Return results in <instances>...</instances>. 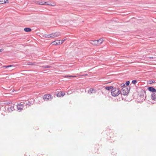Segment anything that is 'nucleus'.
Segmentation results:
<instances>
[{
  "label": "nucleus",
  "instance_id": "nucleus-15",
  "mask_svg": "<svg viewBox=\"0 0 156 156\" xmlns=\"http://www.w3.org/2000/svg\"><path fill=\"white\" fill-rule=\"evenodd\" d=\"M24 30L26 32H29L31 31L32 29L26 27L24 29Z\"/></svg>",
  "mask_w": 156,
  "mask_h": 156
},
{
  "label": "nucleus",
  "instance_id": "nucleus-14",
  "mask_svg": "<svg viewBox=\"0 0 156 156\" xmlns=\"http://www.w3.org/2000/svg\"><path fill=\"white\" fill-rule=\"evenodd\" d=\"M113 87V86H106L105 87V88L107 90H109L111 89L112 90Z\"/></svg>",
  "mask_w": 156,
  "mask_h": 156
},
{
  "label": "nucleus",
  "instance_id": "nucleus-16",
  "mask_svg": "<svg viewBox=\"0 0 156 156\" xmlns=\"http://www.w3.org/2000/svg\"><path fill=\"white\" fill-rule=\"evenodd\" d=\"M97 41H98L99 45L101 44L102 43L103 41V40L102 38L99 39V40H97Z\"/></svg>",
  "mask_w": 156,
  "mask_h": 156
},
{
  "label": "nucleus",
  "instance_id": "nucleus-27",
  "mask_svg": "<svg viewBox=\"0 0 156 156\" xmlns=\"http://www.w3.org/2000/svg\"><path fill=\"white\" fill-rule=\"evenodd\" d=\"M5 2L3 0H0V4L5 3Z\"/></svg>",
  "mask_w": 156,
  "mask_h": 156
},
{
  "label": "nucleus",
  "instance_id": "nucleus-32",
  "mask_svg": "<svg viewBox=\"0 0 156 156\" xmlns=\"http://www.w3.org/2000/svg\"><path fill=\"white\" fill-rule=\"evenodd\" d=\"M83 75L87 76V74H85V75Z\"/></svg>",
  "mask_w": 156,
  "mask_h": 156
},
{
  "label": "nucleus",
  "instance_id": "nucleus-11",
  "mask_svg": "<svg viewBox=\"0 0 156 156\" xmlns=\"http://www.w3.org/2000/svg\"><path fill=\"white\" fill-rule=\"evenodd\" d=\"M9 112H12L14 110V106H10L7 108Z\"/></svg>",
  "mask_w": 156,
  "mask_h": 156
},
{
  "label": "nucleus",
  "instance_id": "nucleus-25",
  "mask_svg": "<svg viewBox=\"0 0 156 156\" xmlns=\"http://www.w3.org/2000/svg\"><path fill=\"white\" fill-rule=\"evenodd\" d=\"M130 83V82L129 81H127L126 83H125V84L126 86H128L129 85Z\"/></svg>",
  "mask_w": 156,
  "mask_h": 156
},
{
  "label": "nucleus",
  "instance_id": "nucleus-31",
  "mask_svg": "<svg viewBox=\"0 0 156 156\" xmlns=\"http://www.w3.org/2000/svg\"><path fill=\"white\" fill-rule=\"evenodd\" d=\"M3 49H0V52H2L3 51Z\"/></svg>",
  "mask_w": 156,
  "mask_h": 156
},
{
  "label": "nucleus",
  "instance_id": "nucleus-12",
  "mask_svg": "<svg viewBox=\"0 0 156 156\" xmlns=\"http://www.w3.org/2000/svg\"><path fill=\"white\" fill-rule=\"evenodd\" d=\"M88 92L89 94H91L94 93H95V90L93 88H90L89 89L88 91Z\"/></svg>",
  "mask_w": 156,
  "mask_h": 156
},
{
  "label": "nucleus",
  "instance_id": "nucleus-4",
  "mask_svg": "<svg viewBox=\"0 0 156 156\" xmlns=\"http://www.w3.org/2000/svg\"><path fill=\"white\" fill-rule=\"evenodd\" d=\"M139 96L140 99L142 101L145 100L146 96L145 92L144 91L141 93V94H139Z\"/></svg>",
  "mask_w": 156,
  "mask_h": 156
},
{
  "label": "nucleus",
  "instance_id": "nucleus-19",
  "mask_svg": "<svg viewBox=\"0 0 156 156\" xmlns=\"http://www.w3.org/2000/svg\"><path fill=\"white\" fill-rule=\"evenodd\" d=\"M38 4L40 5H43L44 4V2L43 1H38Z\"/></svg>",
  "mask_w": 156,
  "mask_h": 156
},
{
  "label": "nucleus",
  "instance_id": "nucleus-24",
  "mask_svg": "<svg viewBox=\"0 0 156 156\" xmlns=\"http://www.w3.org/2000/svg\"><path fill=\"white\" fill-rule=\"evenodd\" d=\"M27 64L28 65H34L35 63L30 62L28 63Z\"/></svg>",
  "mask_w": 156,
  "mask_h": 156
},
{
  "label": "nucleus",
  "instance_id": "nucleus-29",
  "mask_svg": "<svg viewBox=\"0 0 156 156\" xmlns=\"http://www.w3.org/2000/svg\"><path fill=\"white\" fill-rule=\"evenodd\" d=\"M121 86L122 87H126L125 85V84L124 83H122L121 85Z\"/></svg>",
  "mask_w": 156,
  "mask_h": 156
},
{
  "label": "nucleus",
  "instance_id": "nucleus-30",
  "mask_svg": "<svg viewBox=\"0 0 156 156\" xmlns=\"http://www.w3.org/2000/svg\"><path fill=\"white\" fill-rule=\"evenodd\" d=\"M5 2V3H9V2L8 0H3Z\"/></svg>",
  "mask_w": 156,
  "mask_h": 156
},
{
  "label": "nucleus",
  "instance_id": "nucleus-1",
  "mask_svg": "<svg viewBox=\"0 0 156 156\" xmlns=\"http://www.w3.org/2000/svg\"><path fill=\"white\" fill-rule=\"evenodd\" d=\"M112 95L113 97L118 96L121 93V91L119 88L113 87L111 90Z\"/></svg>",
  "mask_w": 156,
  "mask_h": 156
},
{
  "label": "nucleus",
  "instance_id": "nucleus-17",
  "mask_svg": "<svg viewBox=\"0 0 156 156\" xmlns=\"http://www.w3.org/2000/svg\"><path fill=\"white\" fill-rule=\"evenodd\" d=\"M43 37H46V38H50V37H51V34H44V35H43Z\"/></svg>",
  "mask_w": 156,
  "mask_h": 156
},
{
  "label": "nucleus",
  "instance_id": "nucleus-13",
  "mask_svg": "<svg viewBox=\"0 0 156 156\" xmlns=\"http://www.w3.org/2000/svg\"><path fill=\"white\" fill-rule=\"evenodd\" d=\"M92 44L96 46H98L99 45V43L98 42L97 40H94L92 41Z\"/></svg>",
  "mask_w": 156,
  "mask_h": 156
},
{
  "label": "nucleus",
  "instance_id": "nucleus-20",
  "mask_svg": "<svg viewBox=\"0 0 156 156\" xmlns=\"http://www.w3.org/2000/svg\"><path fill=\"white\" fill-rule=\"evenodd\" d=\"M11 67H14V66L13 65H9L5 66H4V67L5 68H8Z\"/></svg>",
  "mask_w": 156,
  "mask_h": 156
},
{
  "label": "nucleus",
  "instance_id": "nucleus-6",
  "mask_svg": "<svg viewBox=\"0 0 156 156\" xmlns=\"http://www.w3.org/2000/svg\"><path fill=\"white\" fill-rule=\"evenodd\" d=\"M60 32H57L51 34V37H55L59 36L60 35Z\"/></svg>",
  "mask_w": 156,
  "mask_h": 156
},
{
  "label": "nucleus",
  "instance_id": "nucleus-5",
  "mask_svg": "<svg viewBox=\"0 0 156 156\" xmlns=\"http://www.w3.org/2000/svg\"><path fill=\"white\" fill-rule=\"evenodd\" d=\"M17 108L20 111H22L23 109L24 105L21 103L18 104L17 105Z\"/></svg>",
  "mask_w": 156,
  "mask_h": 156
},
{
  "label": "nucleus",
  "instance_id": "nucleus-18",
  "mask_svg": "<svg viewBox=\"0 0 156 156\" xmlns=\"http://www.w3.org/2000/svg\"><path fill=\"white\" fill-rule=\"evenodd\" d=\"M51 67V66H42V68L43 69L49 68H50Z\"/></svg>",
  "mask_w": 156,
  "mask_h": 156
},
{
  "label": "nucleus",
  "instance_id": "nucleus-22",
  "mask_svg": "<svg viewBox=\"0 0 156 156\" xmlns=\"http://www.w3.org/2000/svg\"><path fill=\"white\" fill-rule=\"evenodd\" d=\"M44 4L49 5H53L51 3H49L48 2H44Z\"/></svg>",
  "mask_w": 156,
  "mask_h": 156
},
{
  "label": "nucleus",
  "instance_id": "nucleus-10",
  "mask_svg": "<svg viewBox=\"0 0 156 156\" xmlns=\"http://www.w3.org/2000/svg\"><path fill=\"white\" fill-rule=\"evenodd\" d=\"M151 98L154 101L156 100V91L151 94Z\"/></svg>",
  "mask_w": 156,
  "mask_h": 156
},
{
  "label": "nucleus",
  "instance_id": "nucleus-7",
  "mask_svg": "<svg viewBox=\"0 0 156 156\" xmlns=\"http://www.w3.org/2000/svg\"><path fill=\"white\" fill-rule=\"evenodd\" d=\"M64 41V40H62L58 41H57V42H56V41H55L53 42V44L54 45H59L62 44Z\"/></svg>",
  "mask_w": 156,
  "mask_h": 156
},
{
  "label": "nucleus",
  "instance_id": "nucleus-23",
  "mask_svg": "<svg viewBox=\"0 0 156 156\" xmlns=\"http://www.w3.org/2000/svg\"><path fill=\"white\" fill-rule=\"evenodd\" d=\"M137 82V81L136 80H133L132 81V83H133V84H136Z\"/></svg>",
  "mask_w": 156,
  "mask_h": 156
},
{
  "label": "nucleus",
  "instance_id": "nucleus-3",
  "mask_svg": "<svg viewBox=\"0 0 156 156\" xmlns=\"http://www.w3.org/2000/svg\"><path fill=\"white\" fill-rule=\"evenodd\" d=\"M52 97L50 94H46L44 95L43 97V98L44 101H51Z\"/></svg>",
  "mask_w": 156,
  "mask_h": 156
},
{
  "label": "nucleus",
  "instance_id": "nucleus-33",
  "mask_svg": "<svg viewBox=\"0 0 156 156\" xmlns=\"http://www.w3.org/2000/svg\"><path fill=\"white\" fill-rule=\"evenodd\" d=\"M66 39H64V41H65L66 40Z\"/></svg>",
  "mask_w": 156,
  "mask_h": 156
},
{
  "label": "nucleus",
  "instance_id": "nucleus-9",
  "mask_svg": "<svg viewBox=\"0 0 156 156\" xmlns=\"http://www.w3.org/2000/svg\"><path fill=\"white\" fill-rule=\"evenodd\" d=\"M148 89L150 91L152 92V93H153L156 92V89L154 88L151 87H149L148 88Z\"/></svg>",
  "mask_w": 156,
  "mask_h": 156
},
{
  "label": "nucleus",
  "instance_id": "nucleus-26",
  "mask_svg": "<svg viewBox=\"0 0 156 156\" xmlns=\"http://www.w3.org/2000/svg\"><path fill=\"white\" fill-rule=\"evenodd\" d=\"M149 83L150 84H152L155 82V81L154 80H151L149 81Z\"/></svg>",
  "mask_w": 156,
  "mask_h": 156
},
{
  "label": "nucleus",
  "instance_id": "nucleus-2",
  "mask_svg": "<svg viewBox=\"0 0 156 156\" xmlns=\"http://www.w3.org/2000/svg\"><path fill=\"white\" fill-rule=\"evenodd\" d=\"M123 87L121 90V94L124 95H127L129 91L130 87Z\"/></svg>",
  "mask_w": 156,
  "mask_h": 156
},
{
  "label": "nucleus",
  "instance_id": "nucleus-21",
  "mask_svg": "<svg viewBox=\"0 0 156 156\" xmlns=\"http://www.w3.org/2000/svg\"><path fill=\"white\" fill-rule=\"evenodd\" d=\"M76 76H65V77H76Z\"/></svg>",
  "mask_w": 156,
  "mask_h": 156
},
{
  "label": "nucleus",
  "instance_id": "nucleus-28",
  "mask_svg": "<svg viewBox=\"0 0 156 156\" xmlns=\"http://www.w3.org/2000/svg\"><path fill=\"white\" fill-rule=\"evenodd\" d=\"M27 105H31V103H30L29 101H27L26 103Z\"/></svg>",
  "mask_w": 156,
  "mask_h": 156
},
{
  "label": "nucleus",
  "instance_id": "nucleus-8",
  "mask_svg": "<svg viewBox=\"0 0 156 156\" xmlns=\"http://www.w3.org/2000/svg\"><path fill=\"white\" fill-rule=\"evenodd\" d=\"M56 95L58 97H63L65 95V93L62 92H57L56 93Z\"/></svg>",
  "mask_w": 156,
  "mask_h": 156
}]
</instances>
